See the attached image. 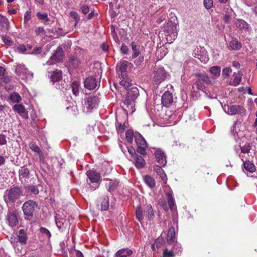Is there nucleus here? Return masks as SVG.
Returning a JSON list of instances; mask_svg holds the SVG:
<instances>
[{
	"instance_id": "obj_13",
	"label": "nucleus",
	"mask_w": 257,
	"mask_h": 257,
	"mask_svg": "<svg viewBox=\"0 0 257 257\" xmlns=\"http://www.w3.org/2000/svg\"><path fill=\"white\" fill-rule=\"evenodd\" d=\"M86 175L92 183H98L100 180V174L93 170H89L86 173Z\"/></svg>"
},
{
	"instance_id": "obj_16",
	"label": "nucleus",
	"mask_w": 257,
	"mask_h": 257,
	"mask_svg": "<svg viewBox=\"0 0 257 257\" xmlns=\"http://www.w3.org/2000/svg\"><path fill=\"white\" fill-rule=\"evenodd\" d=\"M176 240L175 230L174 227L169 228L167 237V241L169 244H172Z\"/></svg>"
},
{
	"instance_id": "obj_20",
	"label": "nucleus",
	"mask_w": 257,
	"mask_h": 257,
	"mask_svg": "<svg viewBox=\"0 0 257 257\" xmlns=\"http://www.w3.org/2000/svg\"><path fill=\"white\" fill-rule=\"evenodd\" d=\"M133 253L131 249L122 248L118 250L115 253L116 257H127Z\"/></svg>"
},
{
	"instance_id": "obj_24",
	"label": "nucleus",
	"mask_w": 257,
	"mask_h": 257,
	"mask_svg": "<svg viewBox=\"0 0 257 257\" xmlns=\"http://www.w3.org/2000/svg\"><path fill=\"white\" fill-rule=\"evenodd\" d=\"M136 166L138 168H143L146 165V162L141 156L136 155L135 158Z\"/></svg>"
},
{
	"instance_id": "obj_27",
	"label": "nucleus",
	"mask_w": 257,
	"mask_h": 257,
	"mask_svg": "<svg viewBox=\"0 0 257 257\" xmlns=\"http://www.w3.org/2000/svg\"><path fill=\"white\" fill-rule=\"evenodd\" d=\"M163 167L162 166H156L155 167V170L157 173L160 176L162 179L164 181V183H166L167 182V176L164 172V171L162 168Z\"/></svg>"
},
{
	"instance_id": "obj_32",
	"label": "nucleus",
	"mask_w": 257,
	"mask_h": 257,
	"mask_svg": "<svg viewBox=\"0 0 257 257\" xmlns=\"http://www.w3.org/2000/svg\"><path fill=\"white\" fill-rule=\"evenodd\" d=\"M20 176L23 178H30V171L29 170L25 167H23L19 170Z\"/></svg>"
},
{
	"instance_id": "obj_7",
	"label": "nucleus",
	"mask_w": 257,
	"mask_h": 257,
	"mask_svg": "<svg viewBox=\"0 0 257 257\" xmlns=\"http://www.w3.org/2000/svg\"><path fill=\"white\" fill-rule=\"evenodd\" d=\"M64 58V51L62 48L60 46H59L57 48L55 52L50 57V60L47 62V63L48 65H51L52 64V61L56 62H61L63 60Z\"/></svg>"
},
{
	"instance_id": "obj_48",
	"label": "nucleus",
	"mask_w": 257,
	"mask_h": 257,
	"mask_svg": "<svg viewBox=\"0 0 257 257\" xmlns=\"http://www.w3.org/2000/svg\"><path fill=\"white\" fill-rule=\"evenodd\" d=\"M136 215L137 218L140 221H141L143 219V211L140 207H138L136 208Z\"/></svg>"
},
{
	"instance_id": "obj_52",
	"label": "nucleus",
	"mask_w": 257,
	"mask_h": 257,
	"mask_svg": "<svg viewBox=\"0 0 257 257\" xmlns=\"http://www.w3.org/2000/svg\"><path fill=\"white\" fill-rule=\"evenodd\" d=\"M251 149V146L250 144H245L244 146L241 147V152L242 153H248Z\"/></svg>"
},
{
	"instance_id": "obj_12",
	"label": "nucleus",
	"mask_w": 257,
	"mask_h": 257,
	"mask_svg": "<svg viewBox=\"0 0 257 257\" xmlns=\"http://www.w3.org/2000/svg\"><path fill=\"white\" fill-rule=\"evenodd\" d=\"M172 94L169 91L165 92L162 96V103L165 106L168 107L173 102Z\"/></svg>"
},
{
	"instance_id": "obj_51",
	"label": "nucleus",
	"mask_w": 257,
	"mask_h": 257,
	"mask_svg": "<svg viewBox=\"0 0 257 257\" xmlns=\"http://www.w3.org/2000/svg\"><path fill=\"white\" fill-rule=\"evenodd\" d=\"M55 221L57 227L59 229H61L62 228L61 224L63 225L64 222L65 221V220L64 218L59 219L57 217V216H55Z\"/></svg>"
},
{
	"instance_id": "obj_10",
	"label": "nucleus",
	"mask_w": 257,
	"mask_h": 257,
	"mask_svg": "<svg viewBox=\"0 0 257 257\" xmlns=\"http://www.w3.org/2000/svg\"><path fill=\"white\" fill-rule=\"evenodd\" d=\"M84 87L89 90H92L95 88L97 85V81L96 78L93 76H89L87 77L84 81Z\"/></svg>"
},
{
	"instance_id": "obj_15",
	"label": "nucleus",
	"mask_w": 257,
	"mask_h": 257,
	"mask_svg": "<svg viewBox=\"0 0 257 257\" xmlns=\"http://www.w3.org/2000/svg\"><path fill=\"white\" fill-rule=\"evenodd\" d=\"M62 77V72L60 70H56L52 72L50 76V80L54 83L61 80Z\"/></svg>"
},
{
	"instance_id": "obj_29",
	"label": "nucleus",
	"mask_w": 257,
	"mask_h": 257,
	"mask_svg": "<svg viewBox=\"0 0 257 257\" xmlns=\"http://www.w3.org/2000/svg\"><path fill=\"white\" fill-rule=\"evenodd\" d=\"M129 64L130 63L126 60H123L119 63V69L121 75L125 76L126 75L127 67Z\"/></svg>"
},
{
	"instance_id": "obj_18",
	"label": "nucleus",
	"mask_w": 257,
	"mask_h": 257,
	"mask_svg": "<svg viewBox=\"0 0 257 257\" xmlns=\"http://www.w3.org/2000/svg\"><path fill=\"white\" fill-rule=\"evenodd\" d=\"M24 189L27 196L31 194L37 195L39 193L38 189L34 185L26 186H25Z\"/></svg>"
},
{
	"instance_id": "obj_60",
	"label": "nucleus",
	"mask_w": 257,
	"mask_h": 257,
	"mask_svg": "<svg viewBox=\"0 0 257 257\" xmlns=\"http://www.w3.org/2000/svg\"><path fill=\"white\" fill-rule=\"evenodd\" d=\"M173 257L174 254L172 251H168L167 249H166L163 252V257Z\"/></svg>"
},
{
	"instance_id": "obj_45",
	"label": "nucleus",
	"mask_w": 257,
	"mask_h": 257,
	"mask_svg": "<svg viewBox=\"0 0 257 257\" xmlns=\"http://www.w3.org/2000/svg\"><path fill=\"white\" fill-rule=\"evenodd\" d=\"M167 200H168V202L169 207L170 208V209L171 210H172L173 207L174 206L175 203H174L173 196L171 194H170V193L167 194Z\"/></svg>"
},
{
	"instance_id": "obj_6",
	"label": "nucleus",
	"mask_w": 257,
	"mask_h": 257,
	"mask_svg": "<svg viewBox=\"0 0 257 257\" xmlns=\"http://www.w3.org/2000/svg\"><path fill=\"white\" fill-rule=\"evenodd\" d=\"M164 29L166 36H170L171 38L173 40H175L177 38V26L175 23L169 21L165 26Z\"/></svg>"
},
{
	"instance_id": "obj_30",
	"label": "nucleus",
	"mask_w": 257,
	"mask_h": 257,
	"mask_svg": "<svg viewBox=\"0 0 257 257\" xmlns=\"http://www.w3.org/2000/svg\"><path fill=\"white\" fill-rule=\"evenodd\" d=\"M10 23L8 19L0 15V26L2 28L8 30L10 28Z\"/></svg>"
},
{
	"instance_id": "obj_58",
	"label": "nucleus",
	"mask_w": 257,
	"mask_h": 257,
	"mask_svg": "<svg viewBox=\"0 0 257 257\" xmlns=\"http://www.w3.org/2000/svg\"><path fill=\"white\" fill-rule=\"evenodd\" d=\"M118 126L116 127L117 131L118 133H122L125 130V126L124 124H121L120 123H118Z\"/></svg>"
},
{
	"instance_id": "obj_3",
	"label": "nucleus",
	"mask_w": 257,
	"mask_h": 257,
	"mask_svg": "<svg viewBox=\"0 0 257 257\" xmlns=\"http://www.w3.org/2000/svg\"><path fill=\"white\" fill-rule=\"evenodd\" d=\"M225 112L229 115L239 114L241 116L245 115V109L242 105L233 104L230 103L229 104H225L223 106Z\"/></svg>"
},
{
	"instance_id": "obj_4",
	"label": "nucleus",
	"mask_w": 257,
	"mask_h": 257,
	"mask_svg": "<svg viewBox=\"0 0 257 257\" xmlns=\"http://www.w3.org/2000/svg\"><path fill=\"white\" fill-rule=\"evenodd\" d=\"M154 81L156 84H160L164 81L167 78V72L165 70L164 67L155 66L153 69Z\"/></svg>"
},
{
	"instance_id": "obj_26",
	"label": "nucleus",
	"mask_w": 257,
	"mask_h": 257,
	"mask_svg": "<svg viewBox=\"0 0 257 257\" xmlns=\"http://www.w3.org/2000/svg\"><path fill=\"white\" fill-rule=\"evenodd\" d=\"M118 184V182L116 180H110L106 184V187L108 188V191L111 192L116 189Z\"/></svg>"
},
{
	"instance_id": "obj_43",
	"label": "nucleus",
	"mask_w": 257,
	"mask_h": 257,
	"mask_svg": "<svg viewBox=\"0 0 257 257\" xmlns=\"http://www.w3.org/2000/svg\"><path fill=\"white\" fill-rule=\"evenodd\" d=\"M70 17L75 20V26H76L80 21V17L77 13L74 11H72L70 13Z\"/></svg>"
},
{
	"instance_id": "obj_5",
	"label": "nucleus",
	"mask_w": 257,
	"mask_h": 257,
	"mask_svg": "<svg viewBox=\"0 0 257 257\" xmlns=\"http://www.w3.org/2000/svg\"><path fill=\"white\" fill-rule=\"evenodd\" d=\"M139 95V91L136 87H133L127 92V95L123 102L127 107L129 106L133 107L135 100Z\"/></svg>"
},
{
	"instance_id": "obj_17",
	"label": "nucleus",
	"mask_w": 257,
	"mask_h": 257,
	"mask_svg": "<svg viewBox=\"0 0 257 257\" xmlns=\"http://www.w3.org/2000/svg\"><path fill=\"white\" fill-rule=\"evenodd\" d=\"M134 137L138 147L143 146V147H144V146H147V144L146 140L140 134L138 133H136L135 134Z\"/></svg>"
},
{
	"instance_id": "obj_39",
	"label": "nucleus",
	"mask_w": 257,
	"mask_h": 257,
	"mask_svg": "<svg viewBox=\"0 0 257 257\" xmlns=\"http://www.w3.org/2000/svg\"><path fill=\"white\" fill-rule=\"evenodd\" d=\"M135 134L132 130H128L125 132V139L128 143L132 144L133 141V137Z\"/></svg>"
},
{
	"instance_id": "obj_64",
	"label": "nucleus",
	"mask_w": 257,
	"mask_h": 257,
	"mask_svg": "<svg viewBox=\"0 0 257 257\" xmlns=\"http://www.w3.org/2000/svg\"><path fill=\"white\" fill-rule=\"evenodd\" d=\"M120 11L119 10H112L111 13V17L112 18H115L119 14Z\"/></svg>"
},
{
	"instance_id": "obj_8",
	"label": "nucleus",
	"mask_w": 257,
	"mask_h": 257,
	"mask_svg": "<svg viewBox=\"0 0 257 257\" xmlns=\"http://www.w3.org/2000/svg\"><path fill=\"white\" fill-rule=\"evenodd\" d=\"M155 156L156 161L162 167H165L167 163L166 156L164 152L158 149L155 152Z\"/></svg>"
},
{
	"instance_id": "obj_21",
	"label": "nucleus",
	"mask_w": 257,
	"mask_h": 257,
	"mask_svg": "<svg viewBox=\"0 0 257 257\" xmlns=\"http://www.w3.org/2000/svg\"><path fill=\"white\" fill-rule=\"evenodd\" d=\"M195 77L197 78V80L203 81L207 84L211 83V81L209 77L205 74L203 73H196L195 74Z\"/></svg>"
},
{
	"instance_id": "obj_44",
	"label": "nucleus",
	"mask_w": 257,
	"mask_h": 257,
	"mask_svg": "<svg viewBox=\"0 0 257 257\" xmlns=\"http://www.w3.org/2000/svg\"><path fill=\"white\" fill-rule=\"evenodd\" d=\"M3 42L8 46H12L13 44V41L11 40L9 37L7 36L6 35H2L1 36Z\"/></svg>"
},
{
	"instance_id": "obj_28",
	"label": "nucleus",
	"mask_w": 257,
	"mask_h": 257,
	"mask_svg": "<svg viewBox=\"0 0 257 257\" xmlns=\"http://www.w3.org/2000/svg\"><path fill=\"white\" fill-rule=\"evenodd\" d=\"M241 43L240 42H239L236 39H233L229 42V47L232 50H239L241 48Z\"/></svg>"
},
{
	"instance_id": "obj_50",
	"label": "nucleus",
	"mask_w": 257,
	"mask_h": 257,
	"mask_svg": "<svg viewBox=\"0 0 257 257\" xmlns=\"http://www.w3.org/2000/svg\"><path fill=\"white\" fill-rule=\"evenodd\" d=\"M40 231L43 235H45L48 237V238H50L51 234L48 229L45 227H41L40 228Z\"/></svg>"
},
{
	"instance_id": "obj_11",
	"label": "nucleus",
	"mask_w": 257,
	"mask_h": 257,
	"mask_svg": "<svg viewBox=\"0 0 257 257\" xmlns=\"http://www.w3.org/2000/svg\"><path fill=\"white\" fill-rule=\"evenodd\" d=\"M7 219L10 226H16L18 223V219L16 211L8 212Z\"/></svg>"
},
{
	"instance_id": "obj_56",
	"label": "nucleus",
	"mask_w": 257,
	"mask_h": 257,
	"mask_svg": "<svg viewBox=\"0 0 257 257\" xmlns=\"http://www.w3.org/2000/svg\"><path fill=\"white\" fill-rule=\"evenodd\" d=\"M231 69L230 68L226 67L222 70V75L225 77H227L229 75V74L231 72Z\"/></svg>"
},
{
	"instance_id": "obj_42",
	"label": "nucleus",
	"mask_w": 257,
	"mask_h": 257,
	"mask_svg": "<svg viewBox=\"0 0 257 257\" xmlns=\"http://www.w3.org/2000/svg\"><path fill=\"white\" fill-rule=\"evenodd\" d=\"M79 83L77 81H74L71 84L72 90L73 93L77 95L78 93Z\"/></svg>"
},
{
	"instance_id": "obj_22",
	"label": "nucleus",
	"mask_w": 257,
	"mask_h": 257,
	"mask_svg": "<svg viewBox=\"0 0 257 257\" xmlns=\"http://www.w3.org/2000/svg\"><path fill=\"white\" fill-rule=\"evenodd\" d=\"M132 49L133 51V54L132 55V58L135 59L138 57L140 54V46L136 44V42H133L131 43Z\"/></svg>"
},
{
	"instance_id": "obj_37",
	"label": "nucleus",
	"mask_w": 257,
	"mask_h": 257,
	"mask_svg": "<svg viewBox=\"0 0 257 257\" xmlns=\"http://www.w3.org/2000/svg\"><path fill=\"white\" fill-rule=\"evenodd\" d=\"M236 26L240 29H247L248 25L243 20H238L236 22Z\"/></svg>"
},
{
	"instance_id": "obj_1",
	"label": "nucleus",
	"mask_w": 257,
	"mask_h": 257,
	"mask_svg": "<svg viewBox=\"0 0 257 257\" xmlns=\"http://www.w3.org/2000/svg\"><path fill=\"white\" fill-rule=\"evenodd\" d=\"M39 209L37 202L33 200H29L25 202L22 206L24 218L27 220H31L34 212Z\"/></svg>"
},
{
	"instance_id": "obj_59",
	"label": "nucleus",
	"mask_w": 257,
	"mask_h": 257,
	"mask_svg": "<svg viewBox=\"0 0 257 257\" xmlns=\"http://www.w3.org/2000/svg\"><path fill=\"white\" fill-rule=\"evenodd\" d=\"M144 56H139V57L138 58H137L135 61V63L136 64V65H138V66H140L142 63L144 61Z\"/></svg>"
},
{
	"instance_id": "obj_62",
	"label": "nucleus",
	"mask_w": 257,
	"mask_h": 257,
	"mask_svg": "<svg viewBox=\"0 0 257 257\" xmlns=\"http://www.w3.org/2000/svg\"><path fill=\"white\" fill-rule=\"evenodd\" d=\"M41 49L42 48L41 47H36L35 48H34L31 53L33 54H40L41 52Z\"/></svg>"
},
{
	"instance_id": "obj_49",
	"label": "nucleus",
	"mask_w": 257,
	"mask_h": 257,
	"mask_svg": "<svg viewBox=\"0 0 257 257\" xmlns=\"http://www.w3.org/2000/svg\"><path fill=\"white\" fill-rule=\"evenodd\" d=\"M147 147V146H144V147H143V146L142 147L138 146L137 148L136 151H137V153H138L139 154H140L142 155L145 156V155H147V152L146 151V149Z\"/></svg>"
},
{
	"instance_id": "obj_36",
	"label": "nucleus",
	"mask_w": 257,
	"mask_h": 257,
	"mask_svg": "<svg viewBox=\"0 0 257 257\" xmlns=\"http://www.w3.org/2000/svg\"><path fill=\"white\" fill-rule=\"evenodd\" d=\"M164 239L162 237L158 238L155 241V242L152 245V248L153 250H155V247L157 248H160L163 245L164 243Z\"/></svg>"
},
{
	"instance_id": "obj_23",
	"label": "nucleus",
	"mask_w": 257,
	"mask_h": 257,
	"mask_svg": "<svg viewBox=\"0 0 257 257\" xmlns=\"http://www.w3.org/2000/svg\"><path fill=\"white\" fill-rule=\"evenodd\" d=\"M19 241L22 244H26L28 239L27 233L24 229H21L19 231L18 235Z\"/></svg>"
},
{
	"instance_id": "obj_40",
	"label": "nucleus",
	"mask_w": 257,
	"mask_h": 257,
	"mask_svg": "<svg viewBox=\"0 0 257 257\" xmlns=\"http://www.w3.org/2000/svg\"><path fill=\"white\" fill-rule=\"evenodd\" d=\"M242 75L243 74L241 72H239L237 75L234 76L231 85L234 86L238 85L241 82V77Z\"/></svg>"
},
{
	"instance_id": "obj_33",
	"label": "nucleus",
	"mask_w": 257,
	"mask_h": 257,
	"mask_svg": "<svg viewBox=\"0 0 257 257\" xmlns=\"http://www.w3.org/2000/svg\"><path fill=\"white\" fill-rule=\"evenodd\" d=\"M243 166L246 170L250 173L254 172L255 170V168L254 164L251 163L249 161L244 162Z\"/></svg>"
},
{
	"instance_id": "obj_35",
	"label": "nucleus",
	"mask_w": 257,
	"mask_h": 257,
	"mask_svg": "<svg viewBox=\"0 0 257 257\" xmlns=\"http://www.w3.org/2000/svg\"><path fill=\"white\" fill-rule=\"evenodd\" d=\"M13 109L19 114L22 115L26 112V109L22 104H15L13 106Z\"/></svg>"
},
{
	"instance_id": "obj_31",
	"label": "nucleus",
	"mask_w": 257,
	"mask_h": 257,
	"mask_svg": "<svg viewBox=\"0 0 257 257\" xmlns=\"http://www.w3.org/2000/svg\"><path fill=\"white\" fill-rule=\"evenodd\" d=\"M9 99L14 103H18L21 100L22 97L18 92H14L10 94Z\"/></svg>"
},
{
	"instance_id": "obj_19",
	"label": "nucleus",
	"mask_w": 257,
	"mask_h": 257,
	"mask_svg": "<svg viewBox=\"0 0 257 257\" xmlns=\"http://www.w3.org/2000/svg\"><path fill=\"white\" fill-rule=\"evenodd\" d=\"M109 199L107 195H104L100 200V208L101 211H106L109 207Z\"/></svg>"
},
{
	"instance_id": "obj_14",
	"label": "nucleus",
	"mask_w": 257,
	"mask_h": 257,
	"mask_svg": "<svg viewBox=\"0 0 257 257\" xmlns=\"http://www.w3.org/2000/svg\"><path fill=\"white\" fill-rule=\"evenodd\" d=\"M69 66L73 68H77L81 63V60L78 57L72 56L69 58Z\"/></svg>"
},
{
	"instance_id": "obj_9",
	"label": "nucleus",
	"mask_w": 257,
	"mask_h": 257,
	"mask_svg": "<svg viewBox=\"0 0 257 257\" xmlns=\"http://www.w3.org/2000/svg\"><path fill=\"white\" fill-rule=\"evenodd\" d=\"M84 101L87 108L92 109L98 104L99 100L96 96L91 95L85 98Z\"/></svg>"
},
{
	"instance_id": "obj_41",
	"label": "nucleus",
	"mask_w": 257,
	"mask_h": 257,
	"mask_svg": "<svg viewBox=\"0 0 257 257\" xmlns=\"http://www.w3.org/2000/svg\"><path fill=\"white\" fill-rule=\"evenodd\" d=\"M146 213L148 219H151L154 215V211L152 206L149 205L146 207V210L145 211L144 214Z\"/></svg>"
},
{
	"instance_id": "obj_38",
	"label": "nucleus",
	"mask_w": 257,
	"mask_h": 257,
	"mask_svg": "<svg viewBox=\"0 0 257 257\" xmlns=\"http://www.w3.org/2000/svg\"><path fill=\"white\" fill-rule=\"evenodd\" d=\"M37 18L39 20H41L44 22H47L50 21V18L48 17L47 13H41V12H37L36 14Z\"/></svg>"
},
{
	"instance_id": "obj_34",
	"label": "nucleus",
	"mask_w": 257,
	"mask_h": 257,
	"mask_svg": "<svg viewBox=\"0 0 257 257\" xmlns=\"http://www.w3.org/2000/svg\"><path fill=\"white\" fill-rule=\"evenodd\" d=\"M220 67L218 66H215L210 68V72L214 77L216 78L220 76Z\"/></svg>"
},
{
	"instance_id": "obj_53",
	"label": "nucleus",
	"mask_w": 257,
	"mask_h": 257,
	"mask_svg": "<svg viewBox=\"0 0 257 257\" xmlns=\"http://www.w3.org/2000/svg\"><path fill=\"white\" fill-rule=\"evenodd\" d=\"M213 4V0H204V7L208 10L212 7Z\"/></svg>"
},
{
	"instance_id": "obj_61",
	"label": "nucleus",
	"mask_w": 257,
	"mask_h": 257,
	"mask_svg": "<svg viewBox=\"0 0 257 257\" xmlns=\"http://www.w3.org/2000/svg\"><path fill=\"white\" fill-rule=\"evenodd\" d=\"M120 51L123 54H126L127 53L128 49L125 45L122 44L121 46Z\"/></svg>"
},
{
	"instance_id": "obj_46",
	"label": "nucleus",
	"mask_w": 257,
	"mask_h": 257,
	"mask_svg": "<svg viewBox=\"0 0 257 257\" xmlns=\"http://www.w3.org/2000/svg\"><path fill=\"white\" fill-rule=\"evenodd\" d=\"M0 79L2 81V82L5 83H9L12 80V78L11 76L5 74L2 75L0 78Z\"/></svg>"
},
{
	"instance_id": "obj_57",
	"label": "nucleus",
	"mask_w": 257,
	"mask_h": 257,
	"mask_svg": "<svg viewBox=\"0 0 257 257\" xmlns=\"http://www.w3.org/2000/svg\"><path fill=\"white\" fill-rule=\"evenodd\" d=\"M119 84L124 86L125 89H129V88L131 86V84L125 80H121L120 81Z\"/></svg>"
},
{
	"instance_id": "obj_54",
	"label": "nucleus",
	"mask_w": 257,
	"mask_h": 257,
	"mask_svg": "<svg viewBox=\"0 0 257 257\" xmlns=\"http://www.w3.org/2000/svg\"><path fill=\"white\" fill-rule=\"evenodd\" d=\"M7 136L4 134H0V145H6L7 143Z\"/></svg>"
},
{
	"instance_id": "obj_25",
	"label": "nucleus",
	"mask_w": 257,
	"mask_h": 257,
	"mask_svg": "<svg viewBox=\"0 0 257 257\" xmlns=\"http://www.w3.org/2000/svg\"><path fill=\"white\" fill-rule=\"evenodd\" d=\"M143 179L145 183L151 188L155 186V181L153 177L149 175H146L143 177Z\"/></svg>"
},
{
	"instance_id": "obj_47",
	"label": "nucleus",
	"mask_w": 257,
	"mask_h": 257,
	"mask_svg": "<svg viewBox=\"0 0 257 257\" xmlns=\"http://www.w3.org/2000/svg\"><path fill=\"white\" fill-rule=\"evenodd\" d=\"M80 9L82 13L84 15L88 14L90 11L89 7L86 5L80 4Z\"/></svg>"
},
{
	"instance_id": "obj_55",
	"label": "nucleus",
	"mask_w": 257,
	"mask_h": 257,
	"mask_svg": "<svg viewBox=\"0 0 257 257\" xmlns=\"http://www.w3.org/2000/svg\"><path fill=\"white\" fill-rule=\"evenodd\" d=\"M195 84L197 86V88L200 90H204V89H205V85L199 80H197L195 83Z\"/></svg>"
},
{
	"instance_id": "obj_2",
	"label": "nucleus",
	"mask_w": 257,
	"mask_h": 257,
	"mask_svg": "<svg viewBox=\"0 0 257 257\" xmlns=\"http://www.w3.org/2000/svg\"><path fill=\"white\" fill-rule=\"evenodd\" d=\"M22 195V191L20 188L18 187L11 188L5 192L4 200L7 203H13L19 199Z\"/></svg>"
},
{
	"instance_id": "obj_63",
	"label": "nucleus",
	"mask_w": 257,
	"mask_h": 257,
	"mask_svg": "<svg viewBox=\"0 0 257 257\" xmlns=\"http://www.w3.org/2000/svg\"><path fill=\"white\" fill-rule=\"evenodd\" d=\"M17 49L19 50L20 52H25L27 51V48L25 45H20L18 48Z\"/></svg>"
}]
</instances>
